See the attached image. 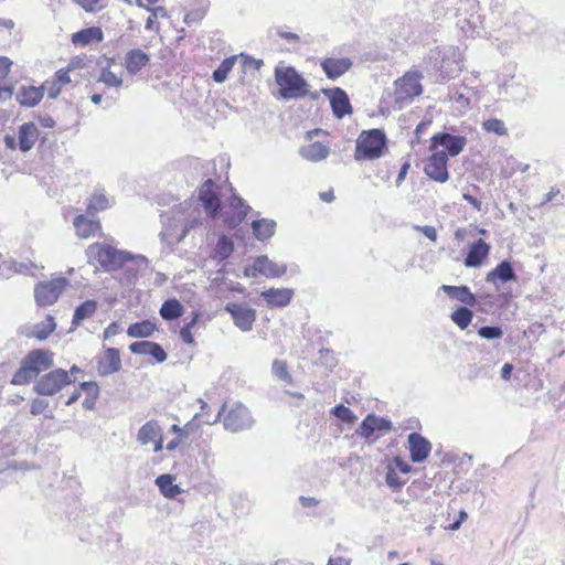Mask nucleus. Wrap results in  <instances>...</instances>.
<instances>
[{
	"instance_id": "44",
	"label": "nucleus",
	"mask_w": 565,
	"mask_h": 565,
	"mask_svg": "<svg viewBox=\"0 0 565 565\" xmlns=\"http://www.w3.org/2000/svg\"><path fill=\"white\" fill-rule=\"evenodd\" d=\"M201 403H202L201 413L196 414L194 416L193 420H199L201 424H204V425H212V424L217 423L221 417V411L212 418L209 415L210 406L203 401H201Z\"/></svg>"
},
{
	"instance_id": "62",
	"label": "nucleus",
	"mask_w": 565,
	"mask_h": 565,
	"mask_svg": "<svg viewBox=\"0 0 565 565\" xmlns=\"http://www.w3.org/2000/svg\"><path fill=\"white\" fill-rule=\"evenodd\" d=\"M61 86L63 85H66L68 83H71V78H70V75H68V70H58L56 73H55V78H54Z\"/></svg>"
},
{
	"instance_id": "53",
	"label": "nucleus",
	"mask_w": 565,
	"mask_h": 565,
	"mask_svg": "<svg viewBox=\"0 0 565 565\" xmlns=\"http://www.w3.org/2000/svg\"><path fill=\"white\" fill-rule=\"evenodd\" d=\"M148 355L152 356L157 362L161 363L167 360V353L163 348L156 342H151V347H149Z\"/></svg>"
},
{
	"instance_id": "48",
	"label": "nucleus",
	"mask_w": 565,
	"mask_h": 565,
	"mask_svg": "<svg viewBox=\"0 0 565 565\" xmlns=\"http://www.w3.org/2000/svg\"><path fill=\"white\" fill-rule=\"evenodd\" d=\"M332 414L344 423H353L356 419L353 412L343 404L335 405L332 408Z\"/></svg>"
},
{
	"instance_id": "24",
	"label": "nucleus",
	"mask_w": 565,
	"mask_h": 565,
	"mask_svg": "<svg viewBox=\"0 0 565 565\" xmlns=\"http://www.w3.org/2000/svg\"><path fill=\"white\" fill-rule=\"evenodd\" d=\"M43 98V88L35 86H21L15 94L17 102L22 107H34Z\"/></svg>"
},
{
	"instance_id": "31",
	"label": "nucleus",
	"mask_w": 565,
	"mask_h": 565,
	"mask_svg": "<svg viewBox=\"0 0 565 565\" xmlns=\"http://www.w3.org/2000/svg\"><path fill=\"white\" fill-rule=\"evenodd\" d=\"M73 225L77 236L81 238H88L95 235V233L100 228V225L97 221L88 220L84 215H77L74 218Z\"/></svg>"
},
{
	"instance_id": "27",
	"label": "nucleus",
	"mask_w": 565,
	"mask_h": 565,
	"mask_svg": "<svg viewBox=\"0 0 565 565\" xmlns=\"http://www.w3.org/2000/svg\"><path fill=\"white\" fill-rule=\"evenodd\" d=\"M330 147L322 142H312L300 148V156L311 162H319L327 159L330 154Z\"/></svg>"
},
{
	"instance_id": "36",
	"label": "nucleus",
	"mask_w": 565,
	"mask_h": 565,
	"mask_svg": "<svg viewBox=\"0 0 565 565\" xmlns=\"http://www.w3.org/2000/svg\"><path fill=\"white\" fill-rule=\"evenodd\" d=\"M97 310V302L95 300H86L75 308L72 324L77 327L85 319L92 317Z\"/></svg>"
},
{
	"instance_id": "23",
	"label": "nucleus",
	"mask_w": 565,
	"mask_h": 565,
	"mask_svg": "<svg viewBox=\"0 0 565 565\" xmlns=\"http://www.w3.org/2000/svg\"><path fill=\"white\" fill-rule=\"evenodd\" d=\"M440 290H443L450 299L457 300L461 303H463L466 307H473L477 303L476 296L470 291L469 287L462 285V286H450V285H443L440 287Z\"/></svg>"
},
{
	"instance_id": "54",
	"label": "nucleus",
	"mask_w": 565,
	"mask_h": 565,
	"mask_svg": "<svg viewBox=\"0 0 565 565\" xmlns=\"http://www.w3.org/2000/svg\"><path fill=\"white\" fill-rule=\"evenodd\" d=\"M385 481L393 489H401L405 483L392 468L387 470Z\"/></svg>"
},
{
	"instance_id": "30",
	"label": "nucleus",
	"mask_w": 565,
	"mask_h": 565,
	"mask_svg": "<svg viewBox=\"0 0 565 565\" xmlns=\"http://www.w3.org/2000/svg\"><path fill=\"white\" fill-rule=\"evenodd\" d=\"M161 433L162 428L159 423L156 419H150L139 428L137 440L140 445H148L160 437Z\"/></svg>"
},
{
	"instance_id": "7",
	"label": "nucleus",
	"mask_w": 565,
	"mask_h": 565,
	"mask_svg": "<svg viewBox=\"0 0 565 565\" xmlns=\"http://www.w3.org/2000/svg\"><path fill=\"white\" fill-rule=\"evenodd\" d=\"M66 286L67 279L64 277H58L50 281L38 284L34 289V297L36 302L40 306L53 305L58 299Z\"/></svg>"
},
{
	"instance_id": "11",
	"label": "nucleus",
	"mask_w": 565,
	"mask_h": 565,
	"mask_svg": "<svg viewBox=\"0 0 565 565\" xmlns=\"http://www.w3.org/2000/svg\"><path fill=\"white\" fill-rule=\"evenodd\" d=\"M225 310L232 316L234 324L243 332L250 331L256 320V311L246 305L228 302Z\"/></svg>"
},
{
	"instance_id": "13",
	"label": "nucleus",
	"mask_w": 565,
	"mask_h": 565,
	"mask_svg": "<svg viewBox=\"0 0 565 565\" xmlns=\"http://www.w3.org/2000/svg\"><path fill=\"white\" fill-rule=\"evenodd\" d=\"M215 188L213 180L207 179L199 189V200L210 217L217 216L221 210V201Z\"/></svg>"
},
{
	"instance_id": "3",
	"label": "nucleus",
	"mask_w": 565,
	"mask_h": 565,
	"mask_svg": "<svg viewBox=\"0 0 565 565\" xmlns=\"http://www.w3.org/2000/svg\"><path fill=\"white\" fill-rule=\"evenodd\" d=\"M387 138L381 129L363 130L358 139L354 151L356 161L379 159L386 149Z\"/></svg>"
},
{
	"instance_id": "25",
	"label": "nucleus",
	"mask_w": 565,
	"mask_h": 565,
	"mask_svg": "<svg viewBox=\"0 0 565 565\" xmlns=\"http://www.w3.org/2000/svg\"><path fill=\"white\" fill-rule=\"evenodd\" d=\"M150 58L147 53L140 49H132L126 53L125 66L129 74L135 75L149 63Z\"/></svg>"
},
{
	"instance_id": "9",
	"label": "nucleus",
	"mask_w": 565,
	"mask_h": 565,
	"mask_svg": "<svg viewBox=\"0 0 565 565\" xmlns=\"http://www.w3.org/2000/svg\"><path fill=\"white\" fill-rule=\"evenodd\" d=\"M130 258V253L118 250L109 245L102 246L97 252V259L107 271L121 269L122 266L127 265Z\"/></svg>"
},
{
	"instance_id": "14",
	"label": "nucleus",
	"mask_w": 565,
	"mask_h": 565,
	"mask_svg": "<svg viewBox=\"0 0 565 565\" xmlns=\"http://www.w3.org/2000/svg\"><path fill=\"white\" fill-rule=\"evenodd\" d=\"M393 424L390 419L369 414L356 429V434L363 438H370L375 431H391Z\"/></svg>"
},
{
	"instance_id": "47",
	"label": "nucleus",
	"mask_w": 565,
	"mask_h": 565,
	"mask_svg": "<svg viewBox=\"0 0 565 565\" xmlns=\"http://www.w3.org/2000/svg\"><path fill=\"white\" fill-rule=\"evenodd\" d=\"M478 334L482 339L497 340V339L502 338L503 330L499 326H483V327L479 328Z\"/></svg>"
},
{
	"instance_id": "12",
	"label": "nucleus",
	"mask_w": 565,
	"mask_h": 565,
	"mask_svg": "<svg viewBox=\"0 0 565 565\" xmlns=\"http://www.w3.org/2000/svg\"><path fill=\"white\" fill-rule=\"evenodd\" d=\"M447 153L445 151H435L425 166V173L434 181L444 183L449 179L447 169Z\"/></svg>"
},
{
	"instance_id": "58",
	"label": "nucleus",
	"mask_w": 565,
	"mask_h": 565,
	"mask_svg": "<svg viewBox=\"0 0 565 565\" xmlns=\"http://www.w3.org/2000/svg\"><path fill=\"white\" fill-rule=\"evenodd\" d=\"M415 228L422 232L428 239L435 242L437 239L436 228L429 225L425 226H415Z\"/></svg>"
},
{
	"instance_id": "45",
	"label": "nucleus",
	"mask_w": 565,
	"mask_h": 565,
	"mask_svg": "<svg viewBox=\"0 0 565 565\" xmlns=\"http://www.w3.org/2000/svg\"><path fill=\"white\" fill-rule=\"evenodd\" d=\"M98 81L108 87H121L122 85L121 77L117 76L109 68L102 70Z\"/></svg>"
},
{
	"instance_id": "29",
	"label": "nucleus",
	"mask_w": 565,
	"mask_h": 565,
	"mask_svg": "<svg viewBox=\"0 0 565 565\" xmlns=\"http://www.w3.org/2000/svg\"><path fill=\"white\" fill-rule=\"evenodd\" d=\"M148 266V259L143 255H131V258L126 266H122L125 280L127 284L132 282L140 271L145 270Z\"/></svg>"
},
{
	"instance_id": "6",
	"label": "nucleus",
	"mask_w": 565,
	"mask_h": 565,
	"mask_svg": "<svg viewBox=\"0 0 565 565\" xmlns=\"http://www.w3.org/2000/svg\"><path fill=\"white\" fill-rule=\"evenodd\" d=\"M422 75L418 72H407L395 82V99L397 103L412 102L423 93Z\"/></svg>"
},
{
	"instance_id": "35",
	"label": "nucleus",
	"mask_w": 565,
	"mask_h": 565,
	"mask_svg": "<svg viewBox=\"0 0 565 565\" xmlns=\"http://www.w3.org/2000/svg\"><path fill=\"white\" fill-rule=\"evenodd\" d=\"M157 326L150 320L131 323L128 327L127 334L130 338H148L156 331Z\"/></svg>"
},
{
	"instance_id": "22",
	"label": "nucleus",
	"mask_w": 565,
	"mask_h": 565,
	"mask_svg": "<svg viewBox=\"0 0 565 565\" xmlns=\"http://www.w3.org/2000/svg\"><path fill=\"white\" fill-rule=\"evenodd\" d=\"M490 245L482 238L477 239L470 246L468 254L463 260L466 267H479L483 259L488 257Z\"/></svg>"
},
{
	"instance_id": "5",
	"label": "nucleus",
	"mask_w": 565,
	"mask_h": 565,
	"mask_svg": "<svg viewBox=\"0 0 565 565\" xmlns=\"http://www.w3.org/2000/svg\"><path fill=\"white\" fill-rule=\"evenodd\" d=\"M287 271L285 264H278L269 259L266 255L257 256L250 266L245 267L244 276L247 278H256L265 276L266 278H279Z\"/></svg>"
},
{
	"instance_id": "8",
	"label": "nucleus",
	"mask_w": 565,
	"mask_h": 565,
	"mask_svg": "<svg viewBox=\"0 0 565 565\" xmlns=\"http://www.w3.org/2000/svg\"><path fill=\"white\" fill-rule=\"evenodd\" d=\"M254 425V419L249 409L242 403H236L224 418V427L232 433L249 429Z\"/></svg>"
},
{
	"instance_id": "43",
	"label": "nucleus",
	"mask_w": 565,
	"mask_h": 565,
	"mask_svg": "<svg viewBox=\"0 0 565 565\" xmlns=\"http://www.w3.org/2000/svg\"><path fill=\"white\" fill-rule=\"evenodd\" d=\"M482 128L487 132H493L498 136H507L508 135V128L505 127V124L498 118H490L488 120H484L482 124Z\"/></svg>"
},
{
	"instance_id": "15",
	"label": "nucleus",
	"mask_w": 565,
	"mask_h": 565,
	"mask_svg": "<svg viewBox=\"0 0 565 565\" xmlns=\"http://www.w3.org/2000/svg\"><path fill=\"white\" fill-rule=\"evenodd\" d=\"M411 459L413 462H423L431 450L430 441L418 433H411L407 438Z\"/></svg>"
},
{
	"instance_id": "59",
	"label": "nucleus",
	"mask_w": 565,
	"mask_h": 565,
	"mask_svg": "<svg viewBox=\"0 0 565 565\" xmlns=\"http://www.w3.org/2000/svg\"><path fill=\"white\" fill-rule=\"evenodd\" d=\"M468 514L465 510L459 512L458 519L451 524H449L446 529L449 531H457L460 529L461 524L467 520Z\"/></svg>"
},
{
	"instance_id": "37",
	"label": "nucleus",
	"mask_w": 565,
	"mask_h": 565,
	"mask_svg": "<svg viewBox=\"0 0 565 565\" xmlns=\"http://www.w3.org/2000/svg\"><path fill=\"white\" fill-rule=\"evenodd\" d=\"M472 318L473 312L468 308V306H461L450 315L451 321L461 330H466L468 328Z\"/></svg>"
},
{
	"instance_id": "26",
	"label": "nucleus",
	"mask_w": 565,
	"mask_h": 565,
	"mask_svg": "<svg viewBox=\"0 0 565 565\" xmlns=\"http://www.w3.org/2000/svg\"><path fill=\"white\" fill-rule=\"evenodd\" d=\"M39 130L38 127L33 122H25L19 128V149L22 152H26L31 150L38 140Z\"/></svg>"
},
{
	"instance_id": "33",
	"label": "nucleus",
	"mask_w": 565,
	"mask_h": 565,
	"mask_svg": "<svg viewBox=\"0 0 565 565\" xmlns=\"http://www.w3.org/2000/svg\"><path fill=\"white\" fill-rule=\"evenodd\" d=\"M173 481L174 478L171 475L166 473L157 477L154 482L163 497L173 499L182 492L181 488L178 484H174Z\"/></svg>"
},
{
	"instance_id": "50",
	"label": "nucleus",
	"mask_w": 565,
	"mask_h": 565,
	"mask_svg": "<svg viewBox=\"0 0 565 565\" xmlns=\"http://www.w3.org/2000/svg\"><path fill=\"white\" fill-rule=\"evenodd\" d=\"M86 12H95L106 6V0H75Z\"/></svg>"
},
{
	"instance_id": "18",
	"label": "nucleus",
	"mask_w": 565,
	"mask_h": 565,
	"mask_svg": "<svg viewBox=\"0 0 565 565\" xmlns=\"http://www.w3.org/2000/svg\"><path fill=\"white\" fill-rule=\"evenodd\" d=\"M228 209L230 212H225V222L231 226L235 227L239 225L246 217L249 206L235 194L230 199Z\"/></svg>"
},
{
	"instance_id": "64",
	"label": "nucleus",
	"mask_w": 565,
	"mask_h": 565,
	"mask_svg": "<svg viewBox=\"0 0 565 565\" xmlns=\"http://www.w3.org/2000/svg\"><path fill=\"white\" fill-rule=\"evenodd\" d=\"M120 331L119 326L116 322L110 323L105 330H104V338L108 339L111 337H115Z\"/></svg>"
},
{
	"instance_id": "34",
	"label": "nucleus",
	"mask_w": 565,
	"mask_h": 565,
	"mask_svg": "<svg viewBox=\"0 0 565 565\" xmlns=\"http://www.w3.org/2000/svg\"><path fill=\"white\" fill-rule=\"evenodd\" d=\"M276 222L268 218L253 221L252 230L255 237L259 241L270 238L275 233Z\"/></svg>"
},
{
	"instance_id": "42",
	"label": "nucleus",
	"mask_w": 565,
	"mask_h": 565,
	"mask_svg": "<svg viewBox=\"0 0 565 565\" xmlns=\"http://www.w3.org/2000/svg\"><path fill=\"white\" fill-rule=\"evenodd\" d=\"M271 372L280 381H282L287 384L292 383V377L288 372V366H287L286 361L274 360L273 365H271Z\"/></svg>"
},
{
	"instance_id": "52",
	"label": "nucleus",
	"mask_w": 565,
	"mask_h": 565,
	"mask_svg": "<svg viewBox=\"0 0 565 565\" xmlns=\"http://www.w3.org/2000/svg\"><path fill=\"white\" fill-rule=\"evenodd\" d=\"M40 87L43 88V93L46 90L47 97L51 99L57 98L62 88V86L55 79L52 82L46 81Z\"/></svg>"
},
{
	"instance_id": "49",
	"label": "nucleus",
	"mask_w": 565,
	"mask_h": 565,
	"mask_svg": "<svg viewBox=\"0 0 565 565\" xmlns=\"http://www.w3.org/2000/svg\"><path fill=\"white\" fill-rule=\"evenodd\" d=\"M56 323L54 318L49 316L46 322L42 327H36L35 337L40 340H45L54 330Z\"/></svg>"
},
{
	"instance_id": "40",
	"label": "nucleus",
	"mask_w": 565,
	"mask_h": 565,
	"mask_svg": "<svg viewBox=\"0 0 565 565\" xmlns=\"http://www.w3.org/2000/svg\"><path fill=\"white\" fill-rule=\"evenodd\" d=\"M108 206H109V202H108L107 196L103 192L95 191L89 199V202L87 205V212L94 213V212L103 211V210L107 209Z\"/></svg>"
},
{
	"instance_id": "20",
	"label": "nucleus",
	"mask_w": 565,
	"mask_h": 565,
	"mask_svg": "<svg viewBox=\"0 0 565 565\" xmlns=\"http://www.w3.org/2000/svg\"><path fill=\"white\" fill-rule=\"evenodd\" d=\"M320 65L328 78L337 79L351 68L352 62L350 58L347 57H329L324 58Z\"/></svg>"
},
{
	"instance_id": "39",
	"label": "nucleus",
	"mask_w": 565,
	"mask_h": 565,
	"mask_svg": "<svg viewBox=\"0 0 565 565\" xmlns=\"http://www.w3.org/2000/svg\"><path fill=\"white\" fill-rule=\"evenodd\" d=\"M237 61L236 55H232L230 57L224 58L217 68L213 72V79L216 83H223L227 78L228 73L233 70L235 63Z\"/></svg>"
},
{
	"instance_id": "17",
	"label": "nucleus",
	"mask_w": 565,
	"mask_h": 565,
	"mask_svg": "<svg viewBox=\"0 0 565 565\" xmlns=\"http://www.w3.org/2000/svg\"><path fill=\"white\" fill-rule=\"evenodd\" d=\"M121 367L119 351L115 348L105 350L103 356L98 359L97 371L99 375L107 376L118 372Z\"/></svg>"
},
{
	"instance_id": "56",
	"label": "nucleus",
	"mask_w": 565,
	"mask_h": 565,
	"mask_svg": "<svg viewBox=\"0 0 565 565\" xmlns=\"http://www.w3.org/2000/svg\"><path fill=\"white\" fill-rule=\"evenodd\" d=\"M149 347H151V341H137L129 345V350L134 354L148 355Z\"/></svg>"
},
{
	"instance_id": "32",
	"label": "nucleus",
	"mask_w": 565,
	"mask_h": 565,
	"mask_svg": "<svg viewBox=\"0 0 565 565\" xmlns=\"http://www.w3.org/2000/svg\"><path fill=\"white\" fill-rule=\"evenodd\" d=\"M183 312H184V307L175 298L166 300L159 310V313L162 317V319H164L167 321L177 320L178 318H180L183 315Z\"/></svg>"
},
{
	"instance_id": "46",
	"label": "nucleus",
	"mask_w": 565,
	"mask_h": 565,
	"mask_svg": "<svg viewBox=\"0 0 565 565\" xmlns=\"http://www.w3.org/2000/svg\"><path fill=\"white\" fill-rule=\"evenodd\" d=\"M198 320H199V313L193 312V317H192L191 321L181 328L180 338L182 339V341L184 343L191 344V345L194 344V338L191 333V330L196 324Z\"/></svg>"
},
{
	"instance_id": "4",
	"label": "nucleus",
	"mask_w": 565,
	"mask_h": 565,
	"mask_svg": "<svg viewBox=\"0 0 565 565\" xmlns=\"http://www.w3.org/2000/svg\"><path fill=\"white\" fill-rule=\"evenodd\" d=\"M73 382L67 371L55 369L35 381L33 392L42 396H53Z\"/></svg>"
},
{
	"instance_id": "57",
	"label": "nucleus",
	"mask_w": 565,
	"mask_h": 565,
	"mask_svg": "<svg viewBox=\"0 0 565 565\" xmlns=\"http://www.w3.org/2000/svg\"><path fill=\"white\" fill-rule=\"evenodd\" d=\"M12 61L7 56H0V79L4 78L11 68Z\"/></svg>"
},
{
	"instance_id": "16",
	"label": "nucleus",
	"mask_w": 565,
	"mask_h": 565,
	"mask_svg": "<svg viewBox=\"0 0 565 565\" xmlns=\"http://www.w3.org/2000/svg\"><path fill=\"white\" fill-rule=\"evenodd\" d=\"M323 93L329 97L332 111L337 118H342L344 115L351 114L352 107L347 93L337 87L333 89H326Z\"/></svg>"
},
{
	"instance_id": "63",
	"label": "nucleus",
	"mask_w": 565,
	"mask_h": 565,
	"mask_svg": "<svg viewBox=\"0 0 565 565\" xmlns=\"http://www.w3.org/2000/svg\"><path fill=\"white\" fill-rule=\"evenodd\" d=\"M13 95V86L0 85V103L9 100Z\"/></svg>"
},
{
	"instance_id": "51",
	"label": "nucleus",
	"mask_w": 565,
	"mask_h": 565,
	"mask_svg": "<svg viewBox=\"0 0 565 565\" xmlns=\"http://www.w3.org/2000/svg\"><path fill=\"white\" fill-rule=\"evenodd\" d=\"M49 408V402L41 397H35L30 403V413L33 416L43 414Z\"/></svg>"
},
{
	"instance_id": "2",
	"label": "nucleus",
	"mask_w": 565,
	"mask_h": 565,
	"mask_svg": "<svg viewBox=\"0 0 565 565\" xmlns=\"http://www.w3.org/2000/svg\"><path fill=\"white\" fill-rule=\"evenodd\" d=\"M275 81L284 100L298 99L308 95L306 79L291 66L276 67Z\"/></svg>"
},
{
	"instance_id": "38",
	"label": "nucleus",
	"mask_w": 565,
	"mask_h": 565,
	"mask_svg": "<svg viewBox=\"0 0 565 565\" xmlns=\"http://www.w3.org/2000/svg\"><path fill=\"white\" fill-rule=\"evenodd\" d=\"M234 250L233 242L225 235H222L215 245L213 257L218 262H223L230 257Z\"/></svg>"
},
{
	"instance_id": "28",
	"label": "nucleus",
	"mask_w": 565,
	"mask_h": 565,
	"mask_svg": "<svg viewBox=\"0 0 565 565\" xmlns=\"http://www.w3.org/2000/svg\"><path fill=\"white\" fill-rule=\"evenodd\" d=\"M104 39V33L98 26L83 29L72 35V42L75 45L86 46L93 42L99 43Z\"/></svg>"
},
{
	"instance_id": "10",
	"label": "nucleus",
	"mask_w": 565,
	"mask_h": 565,
	"mask_svg": "<svg viewBox=\"0 0 565 565\" xmlns=\"http://www.w3.org/2000/svg\"><path fill=\"white\" fill-rule=\"evenodd\" d=\"M467 145L465 136L451 135L449 132H438L431 137L430 149L435 150L438 147L444 148L443 151L447 153V158L458 156Z\"/></svg>"
},
{
	"instance_id": "55",
	"label": "nucleus",
	"mask_w": 565,
	"mask_h": 565,
	"mask_svg": "<svg viewBox=\"0 0 565 565\" xmlns=\"http://www.w3.org/2000/svg\"><path fill=\"white\" fill-rule=\"evenodd\" d=\"M78 390L85 392L86 397H98L99 395V387L95 382H83Z\"/></svg>"
},
{
	"instance_id": "61",
	"label": "nucleus",
	"mask_w": 565,
	"mask_h": 565,
	"mask_svg": "<svg viewBox=\"0 0 565 565\" xmlns=\"http://www.w3.org/2000/svg\"><path fill=\"white\" fill-rule=\"evenodd\" d=\"M241 57L243 58L244 66H246V67L253 66L255 70H259L263 66V61L262 60H256V58L250 57V56L245 55V54H241Z\"/></svg>"
},
{
	"instance_id": "41",
	"label": "nucleus",
	"mask_w": 565,
	"mask_h": 565,
	"mask_svg": "<svg viewBox=\"0 0 565 565\" xmlns=\"http://www.w3.org/2000/svg\"><path fill=\"white\" fill-rule=\"evenodd\" d=\"M147 11L150 12V15L147 18L146 20V30L148 31H158L159 30V26L158 24H156V20L160 17V18H166L167 17V10L166 8L159 6V7H150V8H147Z\"/></svg>"
},
{
	"instance_id": "1",
	"label": "nucleus",
	"mask_w": 565,
	"mask_h": 565,
	"mask_svg": "<svg viewBox=\"0 0 565 565\" xmlns=\"http://www.w3.org/2000/svg\"><path fill=\"white\" fill-rule=\"evenodd\" d=\"M53 353L43 349L31 350L21 361L12 376L13 385H26L36 380L41 372L53 367Z\"/></svg>"
},
{
	"instance_id": "60",
	"label": "nucleus",
	"mask_w": 565,
	"mask_h": 565,
	"mask_svg": "<svg viewBox=\"0 0 565 565\" xmlns=\"http://www.w3.org/2000/svg\"><path fill=\"white\" fill-rule=\"evenodd\" d=\"M199 220L198 218H192V220H188L186 224L183 226V230L181 232V234L177 237V243L181 242L185 235L189 233V231L193 227H195L198 224H199Z\"/></svg>"
},
{
	"instance_id": "21",
	"label": "nucleus",
	"mask_w": 565,
	"mask_h": 565,
	"mask_svg": "<svg viewBox=\"0 0 565 565\" xmlns=\"http://www.w3.org/2000/svg\"><path fill=\"white\" fill-rule=\"evenodd\" d=\"M516 280V275L513 269V266L510 260H502L499 263L495 268H493L491 271L487 274L486 281L487 282H501L505 284L508 281H514Z\"/></svg>"
},
{
	"instance_id": "19",
	"label": "nucleus",
	"mask_w": 565,
	"mask_h": 565,
	"mask_svg": "<svg viewBox=\"0 0 565 565\" xmlns=\"http://www.w3.org/2000/svg\"><path fill=\"white\" fill-rule=\"evenodd\" d=\"M260 296L269 307L284 308L291 301L294 290L289 288H269L262 291Z\"/></svg>"
}]
</instances>
